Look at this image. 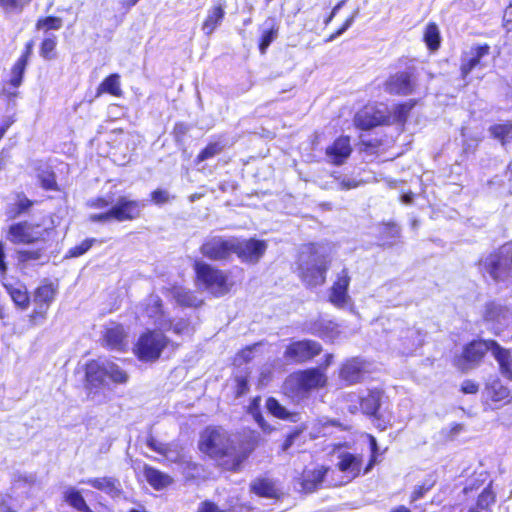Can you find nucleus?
Wrapping results in <instances>:
<instances>
[{
  "label": "nucleus",
  "instance_id": "nucleus-21",
  "mask_svg": "<svg viewBox=\"0 0 512 512\" xmlns=\"http://www.w3.org/2000/svg\"><path fill=\"white\" fill-rule=\"evenodd\" d=\"M385 90L392 94H410L413 90L410 75L407 72H401L391 76L385 84Z\"/></svg>",
  "mask_w": 512,
  "mask_h": 512
},
{
  "label": "nucleus",
  "instance_id": "nucleus-37",
  "mask_svg": "<svg viewBox=\"0 0 512 512\" xmlns=\"http://www.w3.org/2000/svg\"><path fill=\"white\" fill-rule=\"evenodd\" d=\"M496 495L491 489V484H489L477 499V509L481 512H491L490 507L495 503Z\"/></svg>",
  "mask_w": 512,
  "mask_h": 512
},
{
  "label": "nucleus",
  "instance_id": "nucleus-13",
  "mask_svg": "<svg viewBox=\"0 0 512 512\" xmlns=\"http://www.w3.org/2000/svg\"><path fill=\"white\" fill-rule=\"evenodd\" d=\"M235 244L237 247L234 250V254H236L243 262H258L267 249L265 241L256 239L241 241L235 238Z\"/></svg>",
  "mask_w": 512,
  "mask_h": 512
},
{
  "label": "nucleus",
  "instance_id": "nucleus-8",
  "mask_svg": "<svg viewBox=\"0 0 512 512\" xmlns=\"http://www.w3.org/2000/svg\"><path fill=\"white\" fill-rule=\"evenodd\" d=\"M425 336L426 334L422 330L416 327H407L400 329L397 338L390 341L393 348L400 354L411 355L423 345Z\"/></svg>",
  "mask_w": 512,
  "mask_h": 512
},
{
  "label": "nucleus",
  "instance_id": "nucleus-47",
  "mask_svg": "<svg viewBox=\"0 0 512 512\" xmlns=\"http://www.w3.org/2000/svg\"><path fill=\"white\" fill-rule=\"evenodd\" d=\"M62 20L60 18L55 17H47L43 20H39L37 23L38 29L44 30H58L61 28Z\"/></svg>",
  "mask_w": 512,
  "mask_h": 512
},
{
  "label": "nucleus",
  "instance_id": "nucleus-3",
  "mask_svg": "<svg viewBox=\"0 0 512 512\" xmlns=\"http://www.w3.org/2000/svg\"><path fill=\"white\" fill-rule=\"evenodd\" d=\"M128 374L117 364L106 359L91 360L85 367V386L89 393L108 385V381L115 384H125Z\"/></svg>",
  "mask_w": 512,
  "mask_h": 512
},
{
  "label": "nucleus",
  "instance_id": "nucleus-46",
  "mask_svg": "<svg viewBox=\"0 0 512 512\" xmlns=\"http://www.w3.org/2000/svg\"><path fill=\"white\" fill-rule=\"evenodd\" d=\"M146 313L150 318H155L161 314V300L158 296H151L148 299Z\"/></svg>",
  "mask_w": 512,
  "mask_h": 512
},
{
  "label": "nucleus",
  "instance_id": "nucleus-63",
  "mask_svg": "<svg viewBox=\"0 0 512 512\" xmlns=\"http://www.w3.org/2000/svg\"><path fill=\"white\" fill-rule=\"evenodd\" d=\"M479 389L478 384L472 380H465L462 383L461 391L465 394H475Z\"/></svg>",
  "mask_w": 512,
  "mask_h": 512
},
{
  "label": "nucleus",
  "instance_id": "nucleus-39",
  "mask_svg": "<svg viewBox=\"0 0 512 512\" xmlns=\"http://www.w3.org/2000/svg\"><path fill=\"white\" fill-rule=\"evenodd\" d=\"M26 56H20L11 69L10 84L17 88L21 85L23 75L27 66Z\"/></svg>",
  "mask_w": 512,
  "mask_h": 512
},
{
  "label": "nucleus",
  "instance_id": "nucleus-41",
  "mask_svg": "<svg viewBox=\"0 0 512 512\" xmlns=\"http://www.w3.org/2000/svg\"><path fill=\"white\" fill-rule=\"evenodd\" d=\"M266 408L270 414L279 419L287 420L292 417V414L273 397L266 400Z\"/></svg>",
  "mask_w": 512,
  "mask_h": 512
},
{
  "label": "nucleus",
  "instance_id": "nucleus-32",
  "mask_svg": "<svg viewBox=\"0 0 512 512\" xmlns=\"http://www.w3.org/2000/svg\"><path fill=\"white\" fill-rule=\"evenodd\" d=\"M251 490L255 494L266 498H274L278 493L273 481L269 479H258L254 481L251 484Z\"/></svg>",
  "mask_w": 512,
  "mask_h": 512
},
{
  "label": "nucleus",
  "instance_id": "nucleus-27",
  "mask_svg": "<svg viewBox=\"0 0 512 512\" xmlns=\"http://www.w3.org/2000/svg\"><path fill=\"white\" fill-rule=\"evenodd\" d=\"M326 471L323 467L304 470L301 481L302 489L307 493L315 491L323 482Z\"/></svg>",
  "mask_w": 512,
  "mask_h": 512
},
{
  "label": "nucleus",
  "instance_id": "nucleus-18",
  "mask_svg": "<svg viewBox=\"0 0 512 512\" xmlns=\"http://www.w3.org/2000/svg\"><path fill=\"white\" fill-rule=\"evenodd\" d=\"M126 337L127 335L123 326L115 323L106 327L103 334V340L106 347L117 351H123L127 346Z\"/></svg>",
  "mask_w": 512,
  "mask_h": 512
},
{
  "label": "nucleus",
  "instance_id": "nucleus-2",
  "mask_svg": "<svg viewBox=\"0 0 512 512\" xmlns=\"http://www.w3.org/2000/svg\"><path fill=\"white\" fill-rule=\"evenodd\" d=\"M329 249L321 244H309L302 248L298 259L299 276L309 287L322 285L330 267Z\"/></svg>",
  "mask_w": 512,
  "mask_h": 512
},
{
  "label": "nucleus",
  "instance_id": "nucleus-20",
  "mask_svg": "<svg viewBox=\"0 0 512 512\" xmlns=\"http://www.w3.org/2000/svg\"><path fill=\"white\" fill-rule=\"evenodd\" d=\"M489 53V46L483 45L475 48H471L469 52H466L462 57L461 74L463 78L476 67L482 66L481 59L487 56Z\"/></svg>",
  "mask_w": 512,
  "mask_h": 512
},
{
  "label": "nucleus",
  "instance_id": "nucleus-48",
  "mask_svg": "<svg viewBox=\"0 0 512 512\" xmlns=\"http://www.w3.org/2000/svg\"><path fill=\"white\" fill-rule=\"evenodd\" d=\"M502 310V306L495 302L487 303L485 307L484 317L488 321L498 320V317L501 314Z\"/></svg>",
  "mask_w": 512,
  "mask_h": 512
},
{
  "label": "nucleus",
  "instance_id": "nucleus-58",
  "mask_svg": "<svg viewBox=\"0 0 512 512\" xmlns=\"http://www.w3.org/2000/svg\"><path fill=\"white\" fill-rule=\"evenodd\" d=\"M503 27L506 32H512V3L504 11Z\"/></svg>",
  "mask_w": 512,
  "mask_h": 512
},
{
  "label": "nucleus",
  "instance_id": "nucleus-15",
  "mask_svg": "<svg viewBox=\"0 0 512 512\" xmlns=\"http://www.w3.org/2000/svg\"><path fill=\"white\" fill-rule=\"evenodd\" d=\"M385 119L386 115L384 111L376 109L373 106H365L355 114L354 124L359 129L370 130L382 124Z\"/></svg>",
  "mask_w": 512,
  "mask_h": 512
},
{
  "label": "nucleus",
  "instance_id": "nucleus-49",
  "mask_svg": "<svg viewBox=\"0 0 512 512\" xmlns=\"http://www.w3.org/2000/svg\"><path fill=\"white\" fill-rule=\"evenodd\" d=\"M259 405H260V398L257 397L255 399H253V401L251 402L250 406H249V412L250 414L253 416V418L255 419V421L259 424V426L265 430V422H264V418L263 416L261 415L260 413V410H259Z\"/></svg>",
  "mask_w": 512,
  "mask_h": 512
},
{
  "label": "nucleus",
  "instance_id": "nucleus-11",
  "mask_svg": "<svg viewBox=\"0 0 512 512\" xmlns=\"http://www.w3.org/2000/svg\"><path fill=\"white\" fill-rule=\"evenodd\" d=\"M144 207V201L120 196L114 205L110 207V211L114 221L125 222L139 218Z\"/></svg>",
  "mask_w": 512,
  "mask_h": 512
},
{
  "label": "nucleus",
  "instance_id": "nucleus-64",
  "mask_svg": "<svg viewBox=\"0 0 512 512\" xmlns=\"http://www.w3.org/2000/svg\"><path fill=\"white\" fill-rule=\"evenodd\" d=\"M88 205L90 207L96 208V209H105V208L109 207L110 201L103 197H98V198L89 200Z\"/></svg>",
  "mask_w": 512,
  "mask_h": 512
},
{
  "label": "nucleus",
  "instance_id": "nucleus-16",
  "mask_svg": "<svg viewBox=\"0 0 512 512\" xmlns=\"http://www.w3.org/2000/svg\"><path fill=\"white\" fill-rule=\"evenodd\" d=\"M350 284V277L347 269H342L338 274L336 281L331 287L330 302L337 307H344L349 301L348 287Z\"/></svg>",
  "mask_w": 512,
  "mask_h": 512
},
{
  "label": "nucleus",
  "instance_id": "nucleus-43",
  "mask_svg": "<svg viewBox=\"0 0 512 512\" xmlns=\"http://www.w3.org/2000/svg\"><path fill=\"white\" fill-rule=\"evenodd\" d=\"M31 0H0V7L6 14L20 13Z\"/></svg>",
  "mask_w": 512,
  "mask_h": 512
},
{
  "label": "nucleus",
  "instance_id": "nucleus-25",
  "mask_svg": "<svg viewBox=\"0 0 512 512\" xmlns=\"http://www.w3.org/2000/svg\"><path fill=\"white\" fill-rule=\"evenodd\" d=\"M81 483L92 486L109 495H118L120 493V482L113 477H99L82 480Z\"/></svg>",
  "mask_w": 512,
  "mask_h": 512
},
{
  "label": "nucleus",
  "instance_id": "nucleus-7",
  "mask_svg": "<svg viewBox=\"0 0 512 512\" xmlns=\"http://www.w3.org/2000/svg\"><path fill=\"white\" fill-rule=\"evenodd\" d=\"M236 247L235 237L212 236L205 239L200 252L210 260L222 261L234 254Z\"/></svg>",
  "mask_w": 512,
  "mask_h": 512
},
{
  "label": "nucleus",
  "instance_id": "nucleus-17",
  "mask_svg": "<svg viewBox=\"0 0 512 512\" xmlns=\"http://www.w3.org/2000/svg\"><path fill=\"white\" fill-rule=\"evenodd\" d=\"M352 152L350 138L341 136L337 138L330 146L326 148V156L329 162L334 165H341L350 156Z\"/></svg>",
  "mask_w": 512,
  "mask_h": 512
},
{
  "label": "nucleus",
  "instance_id": "nucleus-34",
  "mask_svg": "<svg viewBox=\"0 0 512 512\" xmlns=\"http://www.w3.org/2000/svg\"><path fill=\"white\" fill-rule=\"evenodd\" d=\"M491 136L501 142L504 146L512 139V123L506 122L495 124L489 128Z\"/></svg>",
  "mask_w": 512,
  "mask_h": 512
},
{
  "label": "nucleus",
  "instance_id": "nucleus-29",
  "mask_svg": "<svg viewBox=\"0 0 512 512\" xmlns=\"http://www.w3.org/2000/svg\"><path fill=\"white\" fill-rule=\"evenodd\" d=\"M32 206L33 201L28 199L24 194L19 193L16 195L14 203L8 206L6 215L9 219H16L20 215L28 212Z\"/></svg>",
  "mask_w": 512,
  "mask_h": 512
},
{
  "label": "nucleus",
  "instance_id": "nucleus-55",
  "mask_svg": "<svg viewBox=\"0 0 512 512\" xmlns=\"http://www.w3.org/2000/svg\"><path fill=\"white\" fill-rule=\"evenodd\" d=\"M189 130V126L183 122H178L175 124L173 129V134L176 142H181L183 140V137L186 135V133Z\"/></svg>",
  "mask_w": 512,
  "mask_h": 512
},
{
  "label": "nucleus",
  "instance_id": "nucleus-19",
  "mask_svg": "<svg viewBox=\"0 0 512 512\" xmlns=\"http://www.w3.org/2000/svg\"><path fill=\"white\" fill-rule=\"evenodd\" d=\"M54 296L55 291L51 285H43L36 290L34 301L37 308L31 316L34 322H36L37 318H40L41 320L45 319L46 310L49 304L53 301Z\"/></svg>",
  "mask_w": 512,
  "mask_h": 512
},
{
  "label": "nucleus",
  "instance_id": "nucleus-4",
  "mask_svg": "<svg viewBox=\"0 0 512 512\" xmlns=\"http://www.w3.org/2000/svg\"><path fill=\"white\" fill-rule=\"evenodd\" d=\"M197 284L214 296H222L229 290L226 274L212 265L196 260L194 263Z\"/></svg>",
  "mask_w": 512,
  "mask_h": 512
},
{
  "label": "nucleus",
  "instance_id": "nucleus-60",
  "mask_svg": "<svg viewBox=\"0 0 512 512\" xmlns=\"http://www.w3.org/2000/svg\"><path fill=\"white\" fill-rule=\"evenodd\" d=\"M431 487H432V484H428V485L423 484V485L415 487V489L411 495V500L417 501L418 499L422 498L424 496V494L431 489Z\"/></svg>",
  "mask_w": 512,
  "mask_h": 512
},
{
  "label": "nucleus",
  "instance_id": "nucleus-5",
  "mask_svg": "<svg viewBox=\"0 0 512 512\" xmlns=\"http://www.w3.org/2000/svg\"><path fill=\"white\" fill-rule=\"evenodd\" d=\"M484 270L497 282L512 278V243L503 245L488 255L482 262Z\"/></svg>",
  "mask_w": 512,
  "mask_h": 512
},
{
  "label": "nucleus",
  "instance_id": "nucleus-26",
  "mask_svg": "<svg viewBox=\"0 0 512 512\" xmlns=\"http://www.w3.org/2000/svg\"><path fill=\"white\" fill-rule=\"evenodd\" d=\"M362 458L360 456L345 452L339 455L338 468L352 478L359 475Z\"/></svg>",
  "mask_w": 512,
  "mask_h": 512
},
{
  "label": "nucleus",
  "instance_id": "nucleus-36",
  "mask_svg": "<svg viewBox=\"0 0 512 512\" xmlns=\"http://www.w3.org/2000/svg\"><path fill=\"white\" fill-rule=\"evenodd\" d=\"M224 14L225 12L222 6H215L209 10L207 18L203 23V30H207L208 32L215 30L222 21Z\"/></svg>",
  "mask_w": 512,
  "mask_h": 512
},
{
  "label": "nucleus",
  "instance_id": "nucleus-56",
  "mask_svg": "<svg viewBox=\"0 0 512 512\" xmlns=\"http://www.w3.org/2000/svg\"><path fill=\"white\" fill-rule=\"evenodd\" d=\"M146 444H147V447H149L151 450H153L159 454L166 453V445L167 444L158 442L152 436L147 438Z\"/></svg>",
  "mask_w": 512,
  "mask_h": 512
},
{
  "label": "nucleus",
  "instance_id": "nucleus-28",
  "mask_svg": "<svg viewBox=\"0 0 512 512\" xmlns=\"http://www.w3.org/2000/svg\"><path fill=\"white\" fill-rule=\"evenodd\" d=\"M144 476L147 482L157 490L168 486L172 482L170 476L151 466L144 467Z\"/></svg>",
  "mask_w": 512,
  "mask_h": 512
},
{
  "label": "nucleus",
  "instance_id": "nucleus-10",
  "mask_svg": "<svg viewBox=\"0 0 512 512\" xmlns=\"http://www.w3.org/2000/svg\"><path fill=\"white\" fill-rule=\"evenodd\" d=\"M495 340H473L465 345L461 357L457 360V365L462 369H468L477 366L484 358L487 351L492 352V345Z\"/></svg>",
  "mask_w": 512,
  "mask_h": 512
},
{
  "label": "nucleus",
  "instance_id": "nucleus-62",
  "mask_svg": "<svg viewBox=\"0 0 512 512\" xmlns=\"http://www.w3.org/2000/svg\"><path fill=\"white\" fill-rule=\"evenodd\" d=\"M252 353L253 350L251 347H247L246 349L242 350L236 355L235 361L238 364H241L243 362H249L252 359Z\"/></svg>",
  "mask_w": 512,
  "mask_h": 512
},
{
  "label": "nucleus",
  "instance_id": "nucleus-61",
  "mask_svg": "<svg viewBox=\"0 0 512 512\" xmlns=\"http://www.w3.org/2000/svg\"><path fill=\"white\" fill-rule=\"evenodd\" d=\"M172 330L176 334H185L189 331V324L183 319L178 320L172 324Z\"/></svg>",
  "mask_w": 512,
  "mask_h": 512
},
{
  "label": "nucleus",
  "instance_id": "nucleus-50",
  "mask_svg": "<svg viewBox=\"0 0 512 512\" xmlns=\"http://www.w3.org/2000/svg\"><path fill=\"white\" fill-rule=\"evenodd\" d=\"M56 42L52 38L45 39L41 45V55L45 59H52L54 57Z\"/></svg>",
  "mask_w": 512,
  "mask_h": 512
},
{
  "label": "nucleus",
  "instance_id": "nucleus-30",
  "mask_svg": "<svg viewBox=\"0 0 512 512\" xmlns=\"http://www.w3.org/2000/svg\"><path fill=\"white\" fill-rule=\"evenodd\" d=\"M64 500L74 509L80 512H93L87 505L84 497L77 489L70 487L64 491Z\"/></svg>",
  "mask_w": 512,
  "mask_h": 512
},
{
  "label": "nucleus",
  "instance_id": "nucleus-22",
  "mask_svg": "<svg viewBox=\"0 0 512 512\" xmlns=\"http://www.w3.org/2000/svg\"><path fill=\"white\" fill-rule=\"evenodd\" d=\"M492 345V355L499 364L500 373L503 377L512 381V355L510 350L505 349L494 341Z\"/></svg>",
  "mask_w": 512,
  "mask_h": 512
},
{
  "label": "nucleus",
  "instance_id": "nucleus-6",
  "mask_svg": "<svg viewBox=\"0 0 512 512\" xmlns=\"http://www.w3.org/2000/svg\"><path fill=\"white\" fill-rule=\"evenodd\" d=\"M167 337L158 331L143 333L135 346V354L141 361L157 360L163 349L167 346Z\"/></svg>",
  "mask_w": 512,
  "mask_h": 512
},
{
  "label": "nucleus",
  "instance_id": "nucleus-52",
  "mask_svg": "<svg viewBox=\"0 0 512 512\" xmlns=\"http://www.w3.org/2000/svg\"><path fill=\"white\" fill-rule=\"evenodd\" d=\"M151 200L155 204L161 205L167 203L170 200V194L167 190L157 189L151 193Z\"/></svg>",
  "mask_w": 512,
  "mask_h": 512
},
{
  "label": "nucleus",
  "instance_id": "nucleus-24",
  "mask_svg": "<svg viewBox=\"0 0 512 512\" xmlns=\"http://www.w3.org/2000/svg\"><path fill=\"white\" fill-rule=\"evenodd\" d=\"M364 363L359 358L347 361L341 368L340 378L347 384H354L362 379Z\"/></svg>",
  "mask_w": 512,
  "mask_h": 512
},
{
  "label": "nucleus",
  "instance_id": "nucleus-42",
  "mask_svg": "<svg viewBox=\"0 0 512 512\" xmlns=\"http://www.w3.org/2000/svg\"><path fill=\"white\" fill-rule=\"evenodd\" d=\"M118 74L109 75L100 85V89L114 96L121 95L120 80Z\"/></svg>",
  "mask_w": 512,
  "mask_h": 512
},
{
  "label": "nucleus",
  "instance_id": "nucleus-38",
  "mask_svg": "<svg viewBox=\"0 0 512 512\" xmlns=\"http://www.w3.org/2000/svg\"><path fill=\"white\" fill-rule=\"evenodd\" d=\"M43 257L42 249L34 250H18L16 252V258L21 269L25 268L30 261H39Z\"/></svg>",
  "mask_w": 512,
  "mask_h": 512
},
{
  "label": "nucleus",
  "instance_id": "nucleus-57",
  "mask_svg": "<svg viewBox=\"0 0 512 512\" xmlns=\"http://www.w3.org/2000/svg\"><path fill=\"white\" fill-rule=\"evenodd\" d=\"M197 512H225V510L221 509L214 502L206 500L199 505Z\"/></svg>",
  "mask_w": 512,
  "mask_h": 512
},
{
  "label": "nucleus",
  "instance_id": "nucleus-35",
  "mask_svg": "<svg viewBox=\"0 0 512 512\" xmlns=\"http://www.w3.org/2000/svg\"><path fill=\"white\" fill-rule=\"evenodd\" d=\"M487 392L490 396L491 400L494 402H499L502 400H505L509 397L510 391L509 389L504 386L500 380L496 379L493 380L488 386H487Z\"/></svg>",
  "mask_w": 512,
  "mask_h": 512
},
{
  "label": "nucleus",
  "instance_id": "nucleus-33",
  "mask_svg": "<svg viewBox=\"0 0 512 512\" xmlns=\"http://www.w3.org/2000/svg\"><path fill=\"white\" fill-rule=\"evenodd\" d=\"M173 296L177 303L183 306L196 307L201 303V300L192 291L183 287H175L173 289Z\"/></svg>",
  "mask_w": 512,
  "mask_h": 512
},
{
  "label": "nucleus",
  "instance_id": "nucleus-44",
  "mask_svg": "<svg viewBox=\"0 0 512 512\" xmlns=\"http://www.w3.org/2000/svg\"><path fill=\"white\" fill-rule=\"evenodd\" d=\"M223 149V146L219 142L208 144L197 156L198 162L210 159L219 154Z\"/></svg>",
  "mask_w": 512,
  "mask_h": 512
},
{
  "label": "nucleus",
  "instance_id": "nucleus-53",
  "mask_svg": "<svg viewBox=\"0 0 512 512\" xmlns=\"http://www.w3.org/2000/svg\"><path fill=\"white\" fill-rule=\"evenodd\" d=\"M161 455L171 462H181L183 458L182 454L171 444L166 445V453H161Z\"/></svg>",
  "mask_w": 512,
  "mask_h": 512
},
{
  "label": "nucleus",
  "instance_id": "nucleus-14",
  "mask_svg": "<svg viewBox=\"0 0 512 512\" xmlns=\"http://www.w3.org/2000/svg\"><path fill=\"white\" fill-rule=\"evenodd\" d=\"M327 378L319 368H311L290 376L288 382L293 383L298 389L308 391L326 384Z\"/></svg>",
  "mask_w": 512,
  "mask_h": 512
},
{
  "label": "nucleus",
  "instance_id": "nucleus-51",
  "mask_svg": "<svg viewBox=\"0 0 512 512\" xmlns=\"http://www.w3.org/2000/svg\"><path fill=\"white\" fill-rule=\"evenodd\" d=\"M423 41L430 51H436L440 46V34H423Z\"/></svg>",
  "mask_w": 512,
  "mask_h": 512
},
{
  "label": "nucleus",
  "instance_id": "nucleus-12",
  "mask_svg": "<svg viewBox=\"0 0 512 512\" xmlns=\"http://www.w3.org/2000/svg\"><path fill=\"white\" fill-rule=\"evenodd\" d=\"M321 350V345L316 341L300 340L287 346L284 357L289 361L302 363L318 355Z\"/></svg>",
  "mask_w": 512,
  "mask_h": 512
},
{
  "label": "nucleus",
  "instance_id": "nucleus-23",
  "mask_svg": "<svg viewBox=\"0 0 512 512\" xmlns=\"http://www.w3.org/2000/svg\"><path fill=\"white\" fill-rule=\"evenodd\" d=\"M6 291L10 295L12 301L18 307L24 309L29 305V296L26 290V287L20 283L19 281H15L14 283L9 281L6 276L4 279H0Z\"/></svg>",
  "mask_w": 512,
  "mask_h": 512
},
{
  "label": "nucleus",
  "instance_id": "nucleus-45",
  "mask_svg": "<svg viewBox=\"0 0 512 512\" xmlns=\"http://www.w3.org/2000/svg\"><path fill=\"white\" fill-rule=\"evenodd\" d=\"M95 242L96 239L94 238H89L82 241L79 245H76L69 249L67 257L75 258L85 254Z\"/></svg>",
  "mask_w": 512,
  "mask_h": 512
},
{
  "label": "nucleus",
  "instance_id": "nucleus-59",
  "mask_svg": "<svg viewBox=\"0 0 512 512\" xmlns=\"http://www.w3.org/2000/svg\"><path fill=\"white\" fill-rule=\"evenodd\" d=\"M300 433V430H294L293 432L288 434L285 441L282 444V451H288L295 442V440L300 436Z\"/></svg>",
  "mask_w": 512,
  "mask_h": 512
},
{
  "label": "nucleus",
  "instance_id": "nucleus-9",
  "mask_svg": "<svg viewBox=\"0 0 512 512\" xmlns=\"http://www.w3.org/2000/svg\"><path fill=\"white\" fill-rule=\"evenodd\" d=\"M39 225H34L27 221L17 222L9 226L6 239L15 245L32 244L43 238V233Z\"/></svg>",
  "mask_w": 512,
  "mask_h": 512
},
{
  "label": "nucleus",
  "instance_id": "nucleus-1",
  "mask_svg": "<svg viewBox=\"0 0 512 512\" xmlns=\"http://www.w3.org/2000/svg\"><path fill=\"white\" fill-rule=\"evenodd\" d=\"M199 449L230 471H237L246 458L245 455L237 452L228 433L218 427H207L202 432Z\"/></svg>",
  "mask_w": 512,
  "mask_h": 512
},
{
  "label": "nucleus",
  "instance_id": "nucleus-31",
  "mask_svg": "<svg viewBox=\"0 0 512 512\" xmlns=\"http://www.w3.org/2000/svg\"><path fill=\"white\" fill-rule=\"evenodd\" d=\"M381 393L377 390L370 391L367 396L361 398L360 406L366 415L376 416L380 407Z\"/></svg>",
  "mask_w": 512,
  "mask_h": 512
},
{
  "label": "nucleus",
  "instance_id": "nucleus-54",
  "mask_svg": "<svg viewBox=\"0 0 512 512\" xmlns=\"http://www.w3.org/2000/svg\"><path fill=\"white\" fill-rule=\"evenodd\" d=\"M89 220L94 223H108L113 220L110 208L103 213H94L89 216Z\"/></svg>",
  "mask_w": 512,
  "mask_h": 512
},
{
  "label": "nucleus",
  "instance_id": "nucleus-40",
  "mask_svg": "<svg viewBox=\"0 0 512 512\" xmlns=\"http://www.w3.org/2000/svg\"><path fill=\"white\" fill-rule=\"evenodd\" d=\"M381 240L383 245H392L400 235V228L394 223H387L381 226Z\"/></svg>",
  "mask_w": 512,
  "mask_h": 512
}]
</instances>
